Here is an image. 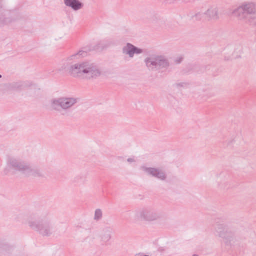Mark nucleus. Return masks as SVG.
<instances>
[{
  "label": "nucleus",
  "mask_w": 256,
  "mask_h": 256,
  "mask_svg": "<svg viewBox=\"0 0 256 256\" xmlns=\"http://www.w3.org/2000/svg\"><path fill=\"white\" fill-rule=\"evenodd\" d=\"M126 50L130 56H132L134 53L138 54L141 52V50L134 48L133 46L128 44L126 48Z\"/></svg>",
  "instance_id": "20e7f679"
},
{
  "label": "nucleus",
  "mask_w": 256,
  "mask_h": 256,
  "mask_svg": "<svg viewBox=\"0 0 256 256\" xmlns=\"http://www.w3.org/2000/svg\"><path fill=\"white\" fill-rule=\"evenodd\" d=\"M70 72L73 74H86L88 78H96L100 74L98 70L92 68L87 64H76L71 67Z\"/></svg>",
  "instance_id": "f257e3e1"
},
{
  "label": "nucleus",
  "mask_w": 256,
  "mask_h": 256,
  "mask_svg": "<svg viewBox=\"0 0 256 256\" xmlns=\"http://www.w3.org/2000/svg\"><path fill=\"white\" fill-rule=\"evenodd\" d=\"M156 170H154V174H156Z\"/></svg>",
  "instance_id": "423d86ee"
},
{
  "label": "nucleus",
  "mask_w": 256,
  "mask_h": 256,
  "mask_svg": "<svg viewBox=\"0 0 256 256\" xmlns=\"http://www.w3.org/2000/svg\"><path fill=\"white\" fill-rule=\"evenodd\" d=\"M64 1L66 6H71L76 10L80 8L82 6V4L76 0H64Z\"/></svg>",
  "instance_id": "7ed1b4c3"
},
{
  "label": "nucleus",
  "mask_w": 256,
  "mask_h": 256,
  "mask_svg": "<svg viewBox=\"0 0 256 256\" xmlns=\"http://www.w3.org/2000/svg\"><path fill=\"white\" fill-rule=\"evenodd\" d=\"M102 216V212L100 210H96L95 212V218H99Z\"/></svg>",
  "instance_id": "39448f33"
},
{
  "label": "nucleus",
  "mask_w": 256,
  "mask_h": 256,
  "mask_svg": "<svg viewBox=\"0 0 256 256\" xmlns=\"http://www.w3.org/2000/svg\"><path fill=\"white\" fill-rule=\"evenodd\" d=\"M74 103V100L70 98H62L58 101H54L52 104V108L56 110H58V104L62 108H66L72 106Z\"/></svg>",
  "instance_id": "f03ea898"
},
{
  "label": "nucleus",
  "mask_w": 256,
  "mask_h": 256,
  "mask_svg": "<svg viewBox=\"0 0 256 256\" xmlns=\"http://www.w3.org/2000/svg\"><path fill=\"white\" fill-rule=\"evenodd\" d=\"M1 77V76L0 75V78Z\"/></svg>",
  "instance_id": "0eeeda50"
}]
</instances>
